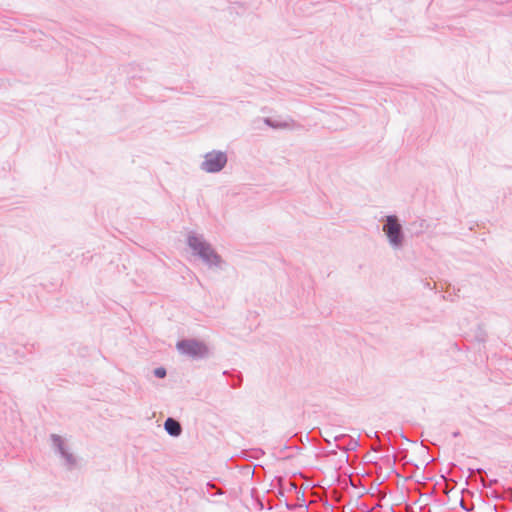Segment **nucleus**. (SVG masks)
Masks as SVG:
<instances>
[{
    "label": "nucleus",
    "instance_id": "39448f33",
    "mask_svg": "<svg viewBox=\"0 0 512 512\" xmlns=\"http://www.w3.org/2000/svg\"><path fill=\"white\" fill-rule=\"evenodd\" d=\"M164 426H165L166 431L172 436H178L181 433L180 424L172 418H168L165 421Z\"/></svg>",
    "mask_w": 512,
    "mask_h": 512
},
{
    "label": "nucleus",
    "instance_id": "423d86ee",
    "mask_svg": "<svg viewBox=\"0 0 512 512\" xmlns=\"http://www.w3.org/2000/svg\"><path fill=\"white\" fill-rule=\"evenodd\" d=\"M155 375L159 378H163L166 375V370L164 368H157L154 371Z\"/></svg>",
    "mask_w": 512,
    "mask_h": 512
},
{
    "label": "nucleus",
    "instance_id": "20e7f679",
    "mask_svg": "<svg viewBox=\"0 0 512 512\" xmlns=\"http://www.w3.org/2000/svg\"><path fill=\"white\" fill-rule=\"evenodd\" d=\"M177 349L182 354L189 356H199L206 352V347L194 340H183L177 343Z\"/></svg>",
    "mask_w": 512,
    "mask_h": 512
},
{
    "label": "nucleus",
    "instance_id": "7ed1b4c3",
    "mask_svg": "<svg viewBox=\"0 0 512 512\" xmlns=\"http://www.w3.org/2000/svg\"><path fill=\"white\" fill-rule=\"evenodd\" d=\"M383 231L386 233L392 245L398 246L401 244V225L395 216H388L386 224L383 226Z\"/></svg>",
    "mask_w": 512,
    "mask_h": 512
},
{
    "label": "nucleus",
    "instance_id": "f257e3e1",
    "mask_svg": "<svg viewBox=\"0 0 512 512\" xmlns=\"http://www.w3.org/2000/svg\"><path fill=\"white\" fill-rule=\"evenodd\" d=\"M188 244L205 261L215 264L219 262V257L214 252V250L210 247L209 244L202 241L200 238L196 236H190L188 238Z\"/></svg>",
    "mask_w": 512,
    "mask_h": 512
},
{
    "label": "nucleus",
    "instance_id": "f03ea898",
    "mask_svg": "<svg viewBox=\"0 0 512 512\" xmlns=\"http://www.w3.org/2000/svg\"><path fill=\"white\" fill-rule=\"evenodd\" d=\"M226 155L222 152H210L206 154L202 168L207 172H218L226 164Z\"/></svg>",
    "mask_w": 512,
    "mask_h": 512
},
{
    "label": "nucleus",
    "instance_id": "0eeeda50",
    "mask_svg": "<svg viewBox=\"0 0 512 512\" xmlns=\"http://www.w3.org/2000/svg\"><path fill=\"white\" fill-rule=\"evenodd\" d=\"M54 440H55L56 442H61L60 437H54Z\"/></svg>",
    "mask_w": 512,
    "mask_h": 512
}]
</instances>
